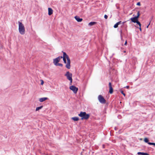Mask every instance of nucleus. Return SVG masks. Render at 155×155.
<instances>
[{"label":"nucleus","mask_w":155,"mask_h":155,"mask_svg":"<svg viewBox=\"0 0 155 155\" xmlns=\"http://www.w3.org/2000/svg\"><path fill=\"white\" fill-rule=\"evenodd\" d=\"M148 144L150 145H152L154 146H155V143H154L149 142V143H148Z\"/></svg>","instance_id":"19"},{"label":"nucleus","mask_w":155,"mask_h":155,"mask_svg":"<svg viewBox=\"0 0 155 155\" xmlns=\"http://www.w3.org/2000/svg\"><path fill=\"white\" fill-rule=\"evenodd\" d=\"M56 66H58L61 67H62L63 66V65L61 63H58L57 65H55Z\"/></svg>","instance_id":"18"},{"label":"nucleus","mask_w":155,"mask_h":155,"mask_svg":"<svg viewBox=\"0 0 155 155\" xmlns=\"http://www.w3.org/2000/svg\"><path fill=\"white\" fill-rule=\"evenodd\" d=\"M107 17H107V15H104V18H105L106 19H107Z\"/></svg>","instance_id":"23"},{"label":"nucleus","mask_w":155,"mask_h":155,"mask_svg":"<svg viewBox=\"0 0 155 155\" xmlns=\"http://www.w3.org/2000/svg\"><path fill=\"white\" fill-rule=\"evenodd\" d=\"M109 92L110 94H112L113 92V89L112 87V85L111 83L110 82L109 83Z\"/></svg>","instance_id":"8"},{"label":"nucleus","mask_w":155,"mask_h":155,"mask_svg":"<svg viewBox=\"0 0 155 155\" xmlns=\"http://www.w3.org/2000/svg\"><path fill=\"white\" fill-rule=\"evenodd\" d=\"M78 116L81 117V120H87L89 118L90 115L89 114H87L85 112H81L79 114H78Z\"/></svg>","instance_id":"3"},{"label":"nucleus","mask_w":155,"mask_h":155,"mask_svg":"<svg viewBox=\"0 0 155 155\" xmlns=\"http://www.w3.org/2000/svg\"><path fill=\"white\" fill-rule=\"evenodd\" d=\"M42 107H43L42 106H41L40 107H37L36 109V111H38V110H39L42 109Z\"/></svg>","instance_id":"15"},{"label":"nucleus","mask_w":155,"mask_h":155,"mask_svg":"<svg viewBox=\"0 0 155 155\" xmlns=\"http://www.w3.org/2000/svg\"><path fill=\"white\" fill-rule=\"evenodd\" d=\"M144 141L146 143H148V142L149 141L148 139L147 138H145L144 140Z\"/></svg>","instance_id":"16"},{"label":"nucleus","mask_w":155,"mask_h":155,"mask_svg":"<svg viewBox=\"0 0 155 155\" xmlns=\"http://www.w3.org/2000/svg\"><path fill=\"white\" fill-rule=\"evenodd\" d=\"M137 154L138 155H149L147 153L138 152L137 153Z\"/></svg>","instance_id":"12"},{"label":"nucleus","mask_w":155,"mask_h":155,"mask_svg":"<svg viewBox=\"0 0 155 155\" xmlns=\"http://www.w3.org/2000/svg\"><path fill=\"white\" fill-rule=\"evenodd\" d=\"M115 130L116 129V128H115Z\"/></svg>","instance_id":"31"},{"label":"nucleus","mask_w":155,"mask_h":155,"mask_svg":"<svg viewBox=\"0 0 155 155\" xmlns=\"http://www.w3.org/2000/svg\"><path fill=\"white\" fill-rule=\"evenodd\" d=\"M18 24L19 33L21 35H24L25 33V29L23 24L20 21H18Z\"/></svg>","instance_id":"2"},{"label":"nucleus","mask_w":155,"mask_h":155,"mask_svg":"<svg viewBox=\"0 0 155 155\" xmlns=\"http://www.w3.org/2000/svg\"><path fill=\"white\" fill-rule=\"evenodd\" d=\"M140 16V14L139 11H138L137 13V16H136L135 17L137 18L138 19L139 18V16Z\"/></svg>","instance_id":"17"},{"label":"nucleus","mask_w":155,"mask_h":155,"mask_svg":"<svg viewBox=\"0 0 155 155\" xmlns=\"http://www.w3.org/2000/svg\"><path fill=\"white\" fill-rule=\"evenodd\" d=\"M69 88L74 93L76 94L77 93L78 90L77 87L74 86H70Z\"/></svg>","instance_id":"7"},{"label":"nucleus","mask_w":155,"mask_h":155,"mask_svg":"<svg viewBox=\"0 0 155 155\" xmlns=\"http://www.w3.org/2000/svg\"><path fill=\"white\" fill-rule=\"evenodd\" d=\"M125 22H123V24Z\"/></svg>","instance_id":"30"},{"label":"nucleus","mask_w":155,"mask_h":155,"mask_svg":"<svg viewBox=\"0 0 155 155\" xmlns=\"http://www.w3.org/2000/svg\"><path fill=\"white\" fill-rule=\"evenodd\" d=\"M63 55L62 56H59L58 58L53 59V63L55 65L58 63L63 58V61L65 64H66V67L69 69L71 68V61L68 55L65 52H63Z\"/></svg>","instance_id":"1"},{"label":"nucleus","mask_w":155,"mask_h":155,"mask_svg":"<svg viewBox=\"0 0 155 155\" xmlns=\"http://www.w3.org/2000/svg\"><path fill=\"white\" fill-rule=\"evenodd\" d=\"M72 119L75 121H78L79 120V118L77 117H74L72 118Z\"/></svg>","instance_id":"14"},{"label":"nucleus","mask_w":155,"mask_h":155,"mask_svg":"<svg viewBox=\"0 0 155 155\" xmlns=\"http://www.w3.org/2000/svg\"><path fill=\"white\" fill-rule=\"evenodd\" d=\"M74 18L78 22H81L82 21V19L80 18L78 16H76Z\"/></svg>","instance_id":"11"},{"label":"nucleus","mask_w":155,"mask_h":155,"mask_svg":"<svg viewBox=\"0 0 155 155\" xmlns=\"http://www.w3.org/2000/svg\"><path fill=\"white\" fill-rule=\"evenodd\" d=\"M48 99V98L47 97H44L39 98V100L40 102H43Z\"/></svg>","instance_id":"10"},{"label":"nucleus","mask_w":155,"mask_h":155,"mask_svg":"<svg viewBox=\"0 0 155 155\" xmlns=\"http://www.w3.org/2000/svg\"><path fill=\"white\" fill-rule=\"evenodd\" d=\"M96 23L95 22H91L89 23L88 25L89 26H91L94 25Z\"/></svg>","instance_id":"13"},{"label":"nucleus","mask_w":155,"mask_h":155,"mask_svg":"<svg viewBox=\"0 0 155 155\" xmlns=\"http://www.w3.org/2000/svg\"><path fill=\"white\" fill-rule=\"evenodd\" d=\"M121 93L125 96V94L124 93L123 91H120Z\"/></svg>","instance_id":"22"},{"label":"nucleus","mask_w":155,"mask_h":155,"mask_svg":"<svg viewBox=\"0 0 155 155\" xmlns=\"http://www.w3.org/2000/svg\"><path fill=\"white\" fill-rule=\"evenodd\" d=\"M137 5H139V6H140V2H138V3H137Z\"/></svg>","instance_id":"24"},{"label":"nucleus","mask_w":155,"mask_h":155,"mask_svg":"<svg viewBox=\"0 0 155 155\" xmlns=\"http://www.w3.org/2000/svg\"><path fill=\"white\" fill-rule=\"evenodd\" d=\"M40 81H41V85H43L44 83V82L42 80H40Z\"/></svg>","instance_id":"21"},{"label":"nucleus","mask_w":155,"mask_h":155,"mask_svg":"<svg viewBox=\"0 0 155 155\" xmlns=\"http://www.w3.org/2000/svg\"><path fill=\"white\" fill-rule=\"evenodd\" d=\"M115 130L116 129V128H115Z\"/></svg>","instance_id":"32"},{"label":"nucleus","mask_w":155,"mask_h":155,"mask_svg":"<svg viewBox=\"0 0 155 155\" xmlns=\"http://www.w3.org/2000/svg\"><path fill=\"white\" fill-rule=\"evenodd\" d=\"M150 23L149 24V25L147 26V28H148L149 26L150 25Z\"/></svg>","instance_id":"29"},{"label":"nucleus","mask_w":155,"mask_h":155,"mask_svg":"<svg viewBox=\"0 0 155 155\" xmlns=\"http://www.w3.org/2000/svg\"><path fill=\"white\" fill-rule=\"evenodd\" d=\"M127 41H126L125 42V43H124V45H127Z\"/></svg>","instance_id":"26"},{"label":"nucleus","mask_w":155,"mask_h":155,"mask_svg":"<svg viewBox=\"0 0 155 155\" xmlns=\"http://www.w3.org/2000/svg\"><path fill=\"white\" fill-rule=\"evenodd\" d=\"M64 75L70 81L71 84L72 82V74L69 71H67Z\"/></svg>","instance_id":"4"},{"label":"nucleus","mask_w":155,"mask_h":155,"mask_svg":"<svg viewBox=\"0 0 155 155\" xmlns=\"http://www.w3.org/2000/svg\"><path fill=\"white\" fill-rule=\"evenodd\" d=\"M140 26V27H139V29H140V31H141V26Z\"/></svg>","instance_id":"28"},{"label":"nucleus","mask_w":155,"mask_h":155,"mask_svg":"<svg viewBox=\"0 0 155 155\" xmlns=\"http://www.w3.org/2000/svg\"><path fill=\"white\" fill-rule=\"evenodd\" d=\"M48 14L49 15H51L53 14V10L51 8H48Z\"/></svg>","instance_id":"9"},{"label":"nucleus","mask_w":155,"mask_h":155,"mask_svg":"<svg viewBox=\"0 0 155 155\" xmlns=\"http://www.w3.org/2000/svg\"><path fill=\"white\" fill-rule=\"evenodd\" d=\"M121 21H120L117 22V23L118 24V25H119L121 24Z\"/></svg>","instance_id":"25"},{"label":"nucleus","mask_w":155,"mask_h":155,"mask_svg":"<svg viewBox=\"0 0 155 155\" xmlns=\"http://www.w3.org/2000/svg\"><path fill=\"white\" fill-rule=\"evenodd\" d=\"M98 99L100 102L102 104H104L106 102V100L101 95H99L98 96Z\"/></svg>","instance_id":"6"},{"label":"nucleus","mask_w":155,"mask_h":155,"mask_svg":"<svg viewBox=\"0 0 155 155\" xmlns=\"http://www.w3.org/2000/svg\"><path fill=\"white\" fill-rule=\"evenodd\" d=\"M118 24L117 23L114 26V28H117L118 27Z\"/></svg>","instance_id":"20"},{"label":"nucleus","mask_w":155,"mask_h":155,"mask_svg":"<svg viewBox=\"0 0 155 155\" xmlns=\"http://www.w3.org/2000/svg\"><path fill=\"white\" fill-rule=\"evenodd\" d=\"M130 20L132 22L136 23L139 26H141V24L138 21V19L135 17H134L131 18H130Z\"/></svg>","instance_id":"5"},{"label":"nucleus","mask_w":155,"mask_h":155,"mask_svg":"<svg viewBox=\"0 0 155 155\" xmlns=\"http://www.w3.org/2000/svg\"><path fill=\"white\" fill-rule=\"evenodd\" d=\"M126 87L127 88V89H128L129 87V86H127Z\"/></svg>","instance_id":"27"}]
</instances>
